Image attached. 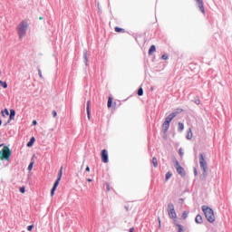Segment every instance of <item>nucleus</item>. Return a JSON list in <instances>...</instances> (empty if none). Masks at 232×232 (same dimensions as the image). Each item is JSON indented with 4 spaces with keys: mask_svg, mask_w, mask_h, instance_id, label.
<instances>
[{
    "mask_svg": "<svg viewBox=\"0 0 232 232\" xmlns=\"http://www.w3.org/2000/svg\"><path fill=\"white\" fill-rule=\"evenodd\" d=\"M28 20H23L16 27L17 34L20 39H23L24 35H26V32H28Z\"/></svg>",
    "mask_w": 232,
    "mask_h": 232,
    "instance_id": "nucleus-1",
    "label": "nucleus"
},
{
    "mask_svg": "<svg viewBox=\"0 0 232 232\" xmlns=\"http://www.w3.org/2000/svg\"><path fill=\"white\" fill-rule=\"evenodd\" d=\"M202 211H203L208 222H210V224H213V222H215V220H216L215 211H213V208H211L208 206H203Z\"/></svg>",
    "mask_w": 232,
    "mask_h": 232,
    "instance_id": "nucleus-2",
    "label": "nucleus"
},
{
    "mask_svg": "<svg viewBox=\"0 0 232 232\" xmlns=\"http://www.w3.org/2000/svg\"><path fill=\"white\" fill-rule=\"evenodd\" d=\"M10 157H12V150L8 146H4L2 151H0V160H10Z\"/></svg>",
    "mask_w": 232,
    "mask_h": 232,
    "instance_id": "nucleus-3",
    "label": "nucleus"
},
{
    "mask_svg": "<svg viewBox=\"0 0 232 232\" xmlns=\"http://www.w3.org/2000/svg\"><path fill=\"white\" fill-rule=\"evenodd\" d=\"M168 213L169 218H172L174 222H177V212L175 211V205H173V203L168 205Z\"/></svg>",
    "mask_w": 232,
    "mask_h": 232,
    "instance_id": "nucleus-4",
    "label": "nucleus"
},
{
    "mask_svg": "<svg viewBox=\"0 0 232 232\" xmlns=\"http://www.w3.org/2000/svg\"><path fill=\"white\" fill-rule=\"evenodd\" d=\"M199 166L202 168L205 173L208 171V161H206V159H204V154L199 155Z\"/></svg>",
    "mask_w": 232,
    "mask_h": 232,
    "instance_id": "nucleus-5",
    "label": "nucleus"
},
{
    "mask_svg": "<svg viewBox=\"0 0 232 232\" xmlns=\"http://www.w3.org/2000/svg\"><path fill=\"white\" fill-rule=\"evenodd\" d=\"M174 166H175V169H177V172L179 173V175H180L181 177H186V171H184V168H182V166H180V163H179V160H176L174 162Z\"/></svg>",
    "mask_w": 232,
    "mask_h": 232,
    "instance_id": "nucleus-6",
    "label": "nucleus"
},
{
    "mask_svg": "<svg viewBox=\"0 0 232 232\" xmlns=\"http://www.w3.org/2000/svg\"><path fill=\"white\" fill-rule=\"evenodd\" d=\"M101 157H102V161L104 164H108L109 160H108V150H102Z\"/></svg>",
    "mask_w": 232,
    "mask_h": 232,
    "instance_id": "nucleus-7",
    "label": "nucleus"
},
{
    "mask_svg": "<svg viewBox=\"0 0 232 232\" xmlns=\"http://www.w3.org/2000/svg\"><path fill=\"white\" fill-rule=\"evenodd\" d=\"M198 3V8L202 14H206V10L204 9V1L203 0H196Z\"/></svg>",
    "mask_w": 232,
    "mask_h": 232,
    "instance_id": "nucleus-8",
    "label": "nucleus"
},
{
    "mask_svg": "<svg viewBox=\"0 0 232 232\" xmlns=\"http://www.w3.org/2000/svg\"><path fill=\"white\" fill-rule=\"evenodd\" d=\"M177 117V112H172L170 113L166 119H165V122H168L169 124V122H171L173 121V119H175Z\"/></svg>",
    "mask_w": 232,
    "mask_h": 232,
    "instance_id": "nucleus-9",
    "label": "nucleus"
},
{
    "mask_svg": "<svg viewBox=\"0 0 232 232\" xmlns=\"http://www.w3.org/2000/svg\"><path fill=\"white\" fill-rule=\"evenodd\" d=\"M177 117V112H172L170 113L166 119H165V122H168L169 124V122H171L173 121V119H175Z\"/></svg>",
    "mask_w": 232,
    "mask_h": 232,
    "instance_id": "nucleus-10",
    "label": "nucleus"
},
{
    "mask_svg": "<svg viewBox=\"0 0 232 232\" xmlns=\"http://www.w3.org/2000/svg\"><path fill=\"white\" fill-rule=\"evenodd\" d=\"M59 182H61V180L56 179V181L53 184V188L51 189V197H53V195H55V190L57 189V186H59Z\"/></svg>",
    "mask_w": 232,
    "mask_h": 232,
    "instance_id": "nucleus-11",
    "label": "nucleus"
},
{
    "mask_svg": "<svg viewBox=\"0 0 232 232\" xmlns=\"http://www.w3.org/2000/svg\"><path fill=\"white\" fill-rule=\"evenodd\" d=\"M91 104H92V102L90 101H88L87 107H86L88 121H91V119H92V111H90Z\"/></svg>",
    "mask_w": 232,
    "mask_h": 232,
    "instance_id": "nucleus-12",
    "label": "nucleus"
},
{
    "mask_svg": "<svg viewBox=\"0 0 232 232\" xmlns=\"http://www.w3.org/2000/svg\"><path fill=\"white\" fill-rule=\"evenodd\" d=\"M15 119V111L14 109L10 110V116H9V121H7L10 123L11 121H14Z\"/></svg>",
    "mask_w": 232,
    "mask_h": 232,
    "instance_id": "nucleus-13",
    "label": "nucleus"
},
{
    "mask_svg": "<svg viewBox=\"0 0 232 232\" xmlns=\"http://www.w3.org/2000/svg\"><path fill=\"white\" fill-rule=\"evenodd\" d=\"M162 130L164 133H168V130H169V123L164 121L162 124Z\"/></svg>",
    "mask_w": 232,
    "mask_h": 232,
    "instance_id": "nucleus-14",
    "label": "nucleus"
},
{
    "mask_svg": "<svg viewBox=\"0 0 232 232\" xmlns=\"http://www.w3.org/2000/svg\"><path fill=\"white\" fill-rule=\"evenodd\" d=\"M157 52V47L155 45H151L150 48L149 49V55H153Z\"/></svg>",
    "mask_w": 232,
    "mask_h": 232,
    "instance_id": "nucleus-15",
    "label": "nucleus"
},
{
    "mask_svg": "<svg viewBox=\"0 0 232 232\" xmlns=\"http://www.w3.org/2000/svg\"><path fill=\"white\" fill-rule=\"evenodd\" d=\"M187 139L188 140H191L193 139V131H191V129H188L187 131Z\"/></svg>",
    "mask_w": 232,
    "mask_h": 232,
    "instance_id": "nucleus-16",
    "label": "nucleus"
},
{
    "mask_svg": "<svg viewBox=\"0 0 232 232\" xmlns=\"http://www.w3.org/2000/svg\"><path fill=\"white\" fill-rule=\"evenodd\" d=\"M195 222H196V224H202V222H204V220L202 219V216L198 215L195 218Z\"/></svg>",
    "mask_w": 232,
    "mask_h": 232,
    "instance_id": "nucleus-17",
    "label": "nucleus"
},
{
    "mask_svg": "<svg viewBox=\"0 0 232 232\" xmlns=\"http://www.w3.org/2000/svg\"><path fill=\"white\" fill-rule=\"evenodd\" d=\"M34 142H35V138L32 137L31 140L27 143V148H32L34 146Z\"/></svg>",
    "mask_w": 232,
    "mask_h": 232,
    "instance_id": "nucleus-18",
    "label": "nucleus"
},
{
    "mask_svg": "<svg viewBox=\"0 0 232 232\" xmlns=\"http://www.w3.org/2000/svg\"><path fill=\"white\" fill-rule=\"evenodd\" d=\"M114 30L117 34H124L126 32L125 29L117 26L114 28Z\"/></svg>",
    "mask_w": 232,
    "mask_h": 232,
    "instance_id": "nucleus-19",
    "label": "nucleus"
},
{
    "mask_svg": "<svg viewBox=\"0 0 232 232\" xmlns=\"http://www.w3.org/2000/svg\"><path fill=\"white\" fill-rule=\"evenodd\" d=\"M112 104H113V99L109 96L108 102H107V108H111Z\"/></svg>",
    "mask_w": 232,
    "mask_h": 232,
    "instance_id": "nucleus-20",
    "label": "nucleus"
},
{
    "mask_svg": "<svg viewBox=\"0 0 232 232\" xmlns=\"http://www.w3.org/2000/svg\"><path fill=\"white\" fill-rule=\"evenodd\" d=\"M152 164H153L154 168H159V161L157 160V159L155 157L152 158Z\"/></svg>",
    "mask_w": 232,
    "mask_h": 232,
    "instance_id": "nucleus-21",
    "label": "nucleus"
},
{
    "mask_svg": "<svg viewBox=\"0 0 232 232\" xmlns=\"http://www.w3.org/2000/svg\"><path fill=\"white\" fill-rule=\"evenodd\" d=\"M3 117H5V115H10V112L8 111V109H5L1 111Z\"/></svg>",
    "mask_w": 232,
    "mask_h": 232,
    "instance_id": "nucleus-22",
    "label": "nucleus"
},
{
    "mask_svg": "<svg viewBox=\"0 0 232 232\" xmlns=\"http://www.w3.org/2000/svg\"><path fill=\"white\" fill-rule=\"evenodd\" d=\"M61 179H63V168L60 169L59 172H58V180H61Z\"/></svg>",
    "mask_w": 232,
    "mask_h": 232,
    "instance_id": "nucleus-23",
    "label": "nucleus"
},
{
    "mask_svg": "<svg viewBox=\"0 0 232 232\" xmlns=\"http://www.w3.org/2000/svg\"><path fill=\"white\" fill-rule=\"evenodd\" d=\"M179 131H184V123L179 122Z\"/></svg>",
    "mask_w": 232,
    "mask_h": 232,
    "instance_id": "nucleus-24",
    "label": "nucleus"
},
{
    "mask_svg": "<svg viewBox=\"0 0 232 232\" xmlns=\"http://www.w3.org/2000/svg\"><path fill=\"white\" fill-rule=\"evenodd\" d=\"M0 86H2L4 88H8V83H6V82H3L0 80Z\"/></svg>",
    "mask_w": 232,
    "mask_h": 232,
    "instance_id": "nucleus-25",
    "label": "nucleus"
},
{
    "mask_svg": "<svg viewBox=\"0 0 232 232\" xmlns=\"http://www.w3.org/2000/svg\"><path fill=\"white\" fill-rule=\"evenodd\" d=\"M138 95L140 97V96H142V95H144V90H142V88H140L139 90H138Z\"/></svg>",
    "mask_w": 232,
    "mask_h": 232,
    "instance_id": "nucleus-26",
    "label": "nucleus"
},
{
    "mask_svg": "<svg viewBox=\"0 0 232 232\" xmlns=\"http://www.w3.org/2000/svg\"><path fill=\"white\" fill-rule=\"evenodd\" d=\"M177 227H179V231L178 232H184V228L181 225L179 224H176Z\"/></svg>",
    "mask_w": 232,
    "mask_h": 232,
    "instance_id": "nucleus-27",
    "label": "nucleus"
},
{
    "mask_svg": "<svg viewBox=\"0 0 232 232\" xmlns=\"http://www.w3.org/2000/svg\"><path fill=\"white\" fill-rule=\"evenodd\" d=\"M171 173L170 172H167L166 173V181L169 180V179H171Z\"/></svg>",
    "mask_w": 232,
    "mask_h": 232,
    "instance_id": "nucleus-28",
    "label": "nucleus"
},
{
    "mask_svg": "<svg viewBox=\"0 0 232 232\" xmlns=\"http://www.w3.org/2000/svg\"><path fill=\"white\" fill-rule=\"evenodd\" d=\"M34 169V162H31L28 166V171H32Z\"/></svg>",
    "mask_w": 232,
    "mask_h": 232,
    "instance_id": "nucleus-29",
    "label": "nucleus"
},
{
    "mask_svg": "<svg viewBox=\"0 0 232 232\" xmlns=\"http://www.w3.org/2000/svg\"><path fill=\"white\" fill-rule=\"evenodd\" d=\"M188 218V212H183L182 214V219L186 220Z\"/></svg>",
    "mask_w": 232,
    "mask_h": 232,
    "instance_id": "nucleus-30",
    "label": "nucleus"
},
{
    "mask_svg": "<svg viewBox=\"0 0 232 232\" xmlns=\"http://www.w3.org/2000/svg\"><path fill=\"white\" fill-rule=\"evenodd\" d=\"M161 59H163V61H168V54H163Z\"/></svg>",
    "mask_w": 232,
    "mask_h": 232,
    "instance_id": "nucleus-31",
    "label": "nucleus"
},
{
    "mask_svg": "<svg viewBox=\"0 0 232 232\" xmlns=\"http://www.w3.org/2000/svg\"><path fill=\"white\" fill-rule=\"evenodd\" d=\"M34 229V225H30L27 227V230L32 231Z\"/></svg>",
    "mask_w": 232,
    "mask_h": 232,
    "instance_id": "nucleus-32",
    "label": "nucleus"
},
{
    "mask_svg": "<svg viewBox=\"0 0 232 232\" xmlns=\"http://www.w3.org/2000/svg\"><path fill=\"white\" fill-rule=\"evenodd\" d=\"M25 191H26V190H25L24 187H21V188H20V192L24 193Z\"/></svg>",
    "mask_w": 232,
    "mask_h": 232,
    "instance_id": "nucleus-33",
    "label": "nucleus"
},
{
    "mask_svg": "<svg viewBox=\"0 0 232 232\" xmlns=\"http://www.w3.org/2000/svg\"><path fill=\"white\" fill-rule=\"evenodd\" d=\"M105 186H106V188H107V191H110V190H111V188H110V183H106Z\"/></svg>",
    "mask_w": 232,
    "mask_h": 232,
    "instance_id": "nucleus-34",
    "label": "nucleus"
},
{
    "mask_svg": "<svg viewBox=\"0 0 232 232\" xmlns=\"http://www.w3.org/2000/svg\"><path fill=\"white\" fill-rule=\"evenodd\" d=\"M183 110L182 109H178V111H176V115L177 113H182Z\"/></svg>",
    "mask_w": 232,
    "mask_h": 232,
    "instance_id": "nucleus-35",
    "label": "nucleus"
},
{
    "mask_svg": "<svg viewBox=\"0 0 232 232\" xmlns=\"http://www.w3.org/2000/svg\"><path fill=\"white\" fill-rule=\"evenodd\" d=\"M53 117H57V111H53Z\"/></svg>",
    "mask_w": 232,
    "mask_h": 232,
    "instance_id": "nucleus-36",
    "label": "nucleus"
},
{
    "mask_svg": "<svg viewBox=\"0 0 232 232\" xmlns=\"http://www.w3.org/2000/svg\"><path fill=\"white\" fill-rule=\"evenodd\" d=\"M84 59H85V62L88 63V54L87 53L84 54Z\"/></svg>",
    "mask_w": 232,
    "mask_h": 232,
    "instance_id": "nucleus-37",
    "label": "nucleus"
},
{
    "mask_svg": "<svg viewBox=\"0 0 232 232\" xmlns=\"http://www.w3.org/2000/svg\"><path fill=\"white\" fill-rule=\"evenodd\" d=\"M38 73H39V77H43V72H41V70H38Z\"/></svg>",
    "mask_w": 232,
    "mask_h": 232,
    "instance_id": "nucleus-38",
    "label": "nucleus"
},
{
    "mask_svg": "<svg viewBox=\"0 0 232 232\" xmlns=\"http://www.w3.org/2000/svg\"><path fill=\"white\" fill-rule=\"evenodd\" d=\"M33 125H34V126H37V121H35V120L33 121Z\"/></svg>",
    "mask_w": 232,
    "mask_h": 232,
    "instance_id": "nucleus-39",
    "label": "nucleus"
},
{
    "mask_svg": "<svg viewBox=\"0 0 232 232\" xmlns=\"http://www.w3.org/2000/svg\"><path fill=\"white\" fill-rule=\"evenodd\" d=\"M135 231V228L131 227L130 228V232H134Z\"/></svg>",
    "mask_w": 232,
    "mask_h": 232,
    "instance_id": "nucleus-40",
    "label": "nucleus"
},
{
    "mask_svg": "<svg viewBox=\"0 0 232 232\" xmlns=\"http://www.w3.org/2000/svg\"><path fill=\"white\" fill-rule=\"evenodd\" d=\"M85 171H90V167H86Z\"/></svg>",
    "mask_w": 232,
    "mask_h": 232,
    "instance_id": "nucleus-41",
    "label": "nucleus"
},
{
    "mask_svg": "<svg viewBox=\"0 0 232 232\" xmlns=\"http://www.w3.org/2000/svg\"><path fill=\"white\" fill-rule=\"evenodd\" d=\"M92 179H87V182H92Z\"/></svg>",
    "mask_w": 232,
    "mask_h": 232,
    "instance_id": "nucleus-42",
    "label": "nucleus"
},
{
    "mask_svg": "<svg viewBox=\"0 0 232 232\" xmlns=\"http://www.w3.org/2000/svg\"><path fill=\"white\" fill-rule=\"evenodd\" d=\"M126 211H130V208L125 207Z\"/></svg>",
    "mask_w": 232,
    "mask_h": 232,
    "instance_id": "nucleus-43",
    "label": "nucleus"
},
{
    "mask_svg": "<svg viewBox=\"0 0 232 232\" xmlns=\"http://www.w3.org/2000/svg\"><path fill=\"white\" fill-rule=\"evenodd\" d=\"M194 173H195V175H197V169H195Z\"/></svg>",
    "mask_w": 232,
    "mask_h": 232,
    "instance_id": "nucleus-44",
    "label": "nucleus"
},
{
    "mask_svg": "<svg viewBox=\"0 0 232 232\" xmlns=\"http://www.w3.org/2000/svg\"><path fill=\"white\" fill-rule=\"evenodd\" d=\"M159 224H160L159 227H160V219H159Z\"/></svg>",
    "mask_w": 232,
    "mask_h": 232,
    "instance_id": "nucleus-45",
    "label": "nucleus"
},
{
    "mask_svg": "<svg viewBox=\"0 0 232 232\" xmlns=\"http://www.w3.org/2000/svg\"><path fill=\"white\" fill-rule=\"evenodd\" d=\"M39 19H40V20H41V19H43V16H40V18H39Z\"/></svg>",
    "mask_w": 232,
    "mask_h": 232,
    "instance_id": "nucleus-46",
    "label": "nucleus"
},
{
    "mask_svg": "<svg viewBox=\"0 0 232 232\" xmlns=\"http://www.w3.org/2000/svg\"><path fill=\"white\" fill-rule=\"evenodd\" d=\"M1 146H3V144L0 145V148H1Z\"/></svg>",
    "mask_w": 232,
    "mask_h": 232,
    "instance_id": "nucleus-47",
    "label": "nucleus"
}]
</instances>
